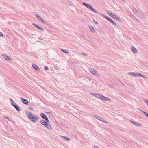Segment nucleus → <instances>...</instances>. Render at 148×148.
I'll return each instance as SVG.
<instances>
[{
	"label": "nucleus",
	"mask_w": 148,
	"mask_h": 148,
	"mask_svg": "<svg viewBox=\"0 0 148 148\" xmlns=\"http://www.w3.org/2000/svg\"><path fill=\"white\" fill-rule=\"evenodd\" d=\"M145 102L148 105V100H146Z\"/></svg>",
	"instance_id": "32"
},
{
	"label": "nucleus",
	"mask_w": 148,
	"mask_h": 148,
	"mask_svg": "<svg viewBox=\"0 0 148 148\" xmlns=\"http://www.w3.org/2000/svg\"><path fill=\"white\" fill-rule=\"evenodd\" d=\"M61 50L63 52L66 53H69V52L66 50V49H61Z\"/></svg>",
	"instance_id": "22"
},
{
	"label": "nucleus",
	"mask_w": 148,
	"mask_h": 148,
	"mask_svg": "<svg viewBox=\"0 0 148 148\" xmlns=\"http://www.w3.org/2000/svg\"><path fill=\"white\" fill-rule=\"evenodd\" d=\"M131 50L134 53H137V49L134 47L133 46L131 47Z\"/></svg>",
	"instance_id": "15"
},
{
	"label": "nucleus",
	"mask_w": 148,
	"mask_h": 148,
	"mask_svg": "<svg viewBox=\"0 0 148 148\" xmlns=\"http://www.w3.org/2000/svg\"><path fill=\"white\" fill-rule=\"evenodd\" d=\"M2 56H3L5 60L8 61H10L11 59L10 57L9 56H7V54H2Z\"/></svg>",
	"instance_id": "9"
},
{
	"label": "nucleus",
	"mask_w": 148,
	"mask_h": 148,
	"mask_svg": "<svg viewBox=\"0 0 148 148\" xmlns=\"http://www.w3.org/2000/svg\"><path fill=\"white\" fill-rule=\"evenodd\" d=\"M82 54L84 55H86L87 54L86 53H82Z\"/></svg>",
	"instance_id": "37"
},
{
	"label": "nucleus",
	"mask_w": 148,
	"mask_h": 148,
	"mask_svg": "<svg viewBox=\"0 0 148 148\" xmlns=\"http://www.w3.org/2000/svg\"><path fill=\"white\" fill-rule=\"evenodd\" d=\"M94 148H99L97 146V145H95L94 146Z\"/></svg>",
	"instance_id": "30"
},
{
	"label": "nucleus",
	"mask_w": 148,
	"mask_h": 148,
	"mask_svg": "<svg viewBox=\"0 0 148 148\" xmlns=\"http://www.w3.org/2000/svg\"><path fill=\"white\" fill-rule=\"evenodd\" d=\"M26 113L27 117L33 122H35L39 119L38 117L34 115L30 112L27 111Z\"/></svg>",
	"instance_id": "1"
},
{
	"label": "nucleus",
	"mask_w": 148,
	"mask_h": 148,
	"mask_svg": "<svg viewBox=\"0 0 148 148\" xmlns=\"http://www.w3.org/2000/svg\"><path fill=\"white\" fill-rule=\"evenodd\" d=\"M10 100H11V101L12 102H13V103H15V102H14V101H13V100H12V99H10Z\"/></svg>",
	"instance_id": "35"
},
{
	"label": "nucleus",
	"mask_w": 148,
	"mask_h": 148,
	"mask_svg": "<svg viewBox=\"0 0 148 148\" xmlns=\"http://www.w3.org/2000/svg\"><path fill=\"white\" fill-rule=\"evenodd\" d=\"M44 68V69H45V70H48L49 69L48 67L47 66H45Z\"/></svg>",
	"instance_id": "27"
},
{
	"label": "nucleus",
	"mask_w": 148,
	"mask_h": 148,
	"mask_svg": "<svg viewBox=\"0 0 148 148\" xmlns=\"http://www.w3.org/2000/svg\"><path fill=\"white\" fill-rule=\"evenodd\" d=\"M21 99L22 100V103L24 104H27L28 103V101L27 99L22 97H21Z\"/></svg>",
	"instance_id": "13"
},
{
	"label": "nucleus",
	"mask_w": 148,
	"mask_h": 148,
	"mask_svg": "<svg viewBox=\"0 0 148 148\" xmlns=\"http://www.w3.org/2000/svg\"><path fill=\"white\" fill-rule=\"evenodd\" d=\"M89 29L93 33L95 32V30L93 27L92 26H91L90 27Z\"/></svg>",
	"instance_id": "21"
},
{
	"label": "nucleus",
	"mask_w": 148,
	"mask_h": 148,
	"mask_svg": "<svg viewBox=\"0 0 148 148\" xmlns=\"http://www.w3.org/2000/svg\"><path fill=\"white\" fill-rule=\"evenodd\" d=\"M60 137H61L63 140H65L66 141H68L70 140V139L68 137H66L65 136H60Z\"/></svg>",
	"instance_id": "18"
},
{
	"label": "nucleus",
	"mask_w": 148,
	"mask_h": 148,
	"mask_svg": "<svg viewBox=\"0 0 148 148\" xmlns=\"http://www.w3.org/2000/svg\"><path fill=\"white\" fill-rule=\"evenodd\" d=\"M32 66L33 68L38 72H40V70L37 65L35 64H32Z\"/></svg>",
	"instance_id": "8"
},
{
	"label": "nucleus",
	"mask_w": 148,
	"mask_h": 148,
	"mask_svg": "<svg viewBox=\"0 0 148 148\" xmlns=\"http://www.w3.org/2000/svg\"><path fill=\"white\" fill-rule=\"evenodd\" d=\"M136 76L143 77H145V75L142 74L140 73H136Z\"/></svg>",
	"instance_id": "20"
},
{
	"label": "nucleus",
	"mask_w": 148,
	"mask_h": 148,
	"mask_svg": "<svg viewBox=\"0 0 148 148\" xmlns=\"http://www.w3.org/2000/svg\"><path fill=\"white\" fill-rule=\"evenodd\" d=\"M46 121H45L44 120H41L40 121L41 124L44 125L49 130H52V127L51 125L47 123Z\"/></svg>",
	"instance_id": "2"
},
{
	"label": "nucleus",
	"mask_w": 148,
	"mask_h": 148,
	"mask_svg": "<svg viewBox=\"0 0 148 148\" xmlns=\"http://www.w3.org/2000/svg\"><path fill=\"white\" fill-rule=\"evenodd\" d=\"M0 36H3V34L0 32Z\"/></svg>",
	"instance_id": "31"
},
{
	"label": "nucleus",
	"mask_w": 148,
	"mask_h": 148,
	"mask_svg": "<svg viewBox=\"0 0 148 148\" xmlns=\"http://www.w3.org/2000/svg\"><path fill=\"white\" fill-rule=\"evenodd\" d=\"M102 119V120H101V121H102L103 122H104V123H108V121H107L106 120H104L103 119Z\"/></svg>",
	"instance_id": "26"
},
{
	"label": "nucleus",
	"mask_w": 148,
	"mask_h": 148,
	"mask_svg": "<svg viewBox=\"0 0 148 148\" xmlns=\"http://www.w3.org/2000/svg\"><path fill=\"white\" fill-rule=\"evenodd\" d=\"M140 111L141 113L142 114H144L147 117H148V113H147L146 112L142 110H140Z\"/></svg>",
	"instance_id": "17"
},
{
	"label": "nucleus",
	"mask_w": 148,
	"mask_h": 148,
	"mask_svg": "<svg viewBox=\"0 0 148 148\" xmlns=\"http://www.w3.org/2000/svg\"><path fill=\"white\" fill-rule=\"evenodd\" d=\"M38 38L39 39H40V40H42V38L41 37H38Z\"/></svg>",
	"instance_id": "34"
},
{
	"label": "nucleus",
	"mask_w": 148,
	"mask_h": 148,
	"mask_svg": "<svg viewBox=\"0 0 148 148\" xmlns=\"http://www.w3.org/2000/svg\"><path fill=\"white\" fill-rule=\"evenodd\" d=\"M5 118H6V119H8V120L9 121H10V120L9 119L8 117H5Z\"/></svg>",
	"instance_id": "36"
},
{
	"label": "nucleus",
	"mask_w": 148,
	"mask_h": 148,
	"mask_svg": "<svg viewBox=\"0 0 148 148\" xmlns=\"http://www.w3.org/2000/svg\"><path fill=\"white\" fill-rule=\"evenodd\" d=\"M130 122L133 124L135 125L136 126L138 127L140 126L141 125V124L140 123H136L134 121H131Z\"/></svg>",
	"instance_id": "14"
},
{
	"label": "nucleus",
	"mask_w": 148,
	"mask_h": 148,
	"mask_svg": "<svg viewBox=\"0 0 148 148\" xmlns=\"http://www.w3.org/2000/svg\"><path fill=\"white\" fill-rule=\"evenodd\" d=\"M129 75H131L133 77H135L136 76V73H134V72H129L128 73Z\"/></svg>",
	"instance_id": "16"
},
{
	"label": "nucleus",
	"mask_w": 148,
	"mask_h": 148,
	"mask_svg": "<svg viewBox=\"0 0 148 148\" xmlns=\"http://www.w3.org/2000/svg\"><path fill=\"white\" fill-rule=\"evenodd\" d=\"M29 110H34V108L32 107H29Z\"/></svg>",
	"instance_id": "28"
},
{
	"label": "nucleus",
	"mask_w": 148,
	"mask_h": 148,
	"mask_svg": "<svg viewBox=\"0 0 148 148\" xmlns=\"http://www.w3.org/2000/svg\"><path fill=\"white\" fill-rule=\"evenodd\" d=\"M11 105L13 106L15 108H16V106L17 105L16 103H12Z\"/></svg>",
	"instance_id": "25"
},
{
	"label": "nucleus",
	"mask_w": 148,
	"mask_h": 148,
	"mask_svg": "<svg viewBox=\"0 0 148 148\" xmlns=\"http://www.w3.org/2000/svg\"><path fill=\"white\" fill-rule=\"evenodd\" d=\"M95 117H96L98 120H99L101 121L102 119H103V118H101V117H100V116H99L97 115H95Z\"/></svg>",
	"instance_id": "24"
},
{
	"label": "nucleus",
	"mask_w": 148,
	"mask_h": 148,
	"mask_svg": "<svg viewBox=\"0 0 148 148\" xmlns=\"http://www.w3.org/2000/svg\"><path fill=\"white\" fill-rule=\"evenodd\" d=\"M102 16L103 17H104L109 22H110L111 23H112L113 25L116 26V25L115 22L111 18H110L108 16H106L105 15L103 14Z\"/></svg>",
	"instance_id": "5"
},
{
	"label": "nucleus",
	"mask_w": 148,
	"mask_h": 148,
	"mask_svg": "<svg viewBox=\"0 0 148 148\" xmlns=\"http://www.w3.org/2000/svg\"><path fill=\"white\" fill-rule=\"evenodd\" d=\"M91 93V94L92 95H93V96H94V94H95L94 93Z\"/></svg>",
	"instance_id": "38"
},
{
	"label": "nucleus",
	"mask_w": 148,
	"mask_h": 148,
	"mask_svg": "<svg viewBox=\"0 0 148 148\" xmlns=\"http://www.w3.org/2000/svg\"><path fill=\"white\" fill-rule=\"evenodd\" d=\"M94 96L98 98H100V99L101 95L99 94L96 93L94 94Z\"/></svg>",
	"instance_id": "19"
},
{
	"label": "nucleus",
	"mask_w": 148,
	"mask_h": 148,
	"mask_svg": "<svg viewBox=\"0 0 148 148\" xmlns=\"http://www.w3.org/2000/svg\"><path fill=\"white\" fill-rule=\"evenodd\" d=\"M33 25H34L36 27L38 28L40 30H41L42 31H44V30L43 28L41 27H40L38 25L35 23H33Z\"/></svg>",
	"instance_id": "11"
},
{
	"label": "nucleus",
	"mask_w": 148,
	"mask_h": 148,
	"mask_svg": "<svg viewBox=\"0 0 148 148\" xmlns=\"http://www.w3.org/2000/svg\"><path fill=\"white\" fill-rule=\"evenodd\" d=\"M17 111H21V109L20 108V107L18 105H17L16 106V108H15Z\"/></svg>",
	"instance_id": "23"
},
{
	"label": "nucleus",
	"mask_w": 148,
	"mask_h": 148,
	"mask_svg": "<svg viewBox=\"0 0 148 148\" xmlns=\"http://www.w3.org/2000/svg\"><path fill=\"white\" fill-rule=\"evenodd\" d=\"M143 78H145V79H146L147 80L148 79V77H146L145 76V77H143Z\"/></svg>",
	"instance_id": "33"
},
{
	"label": "nucleus",
	"mask_w": 148,
	"mask_h": 148,
	"mask_svg": "<svg viewBox=\"0 0 148 148\" xmlns=\"http://www.w3.org/2000/svg\"><path fill=\"white\" fill-rule=\"evenodd\" d=\"M83 5L86 7L87 8L90 10H91L93 11V12L95 13H97V11L95 10L93 8V7L91 5H90L86 3H82Z\"/></svg>",
	"instance_id": "3"
},
{
	"label": "nucleus",
	"mask_w": 148,
	"mask_h": 148,
	"mask_svg": "<svg viewBox=\"0 0 148 148\" xmlns=\"http://www.w3.org/2000/svg\"><path fill=\"white\" fill-rule=\"evenodd\" d=\"M100 99L101 100H103L106 101H109L110 100L108 98L106 97H105L103 95H102Z\"/></svg>",
	"instance_id": "10"
},
{
	"label": "nucleus",
	"mask_w": 148,
	"mask_h": 148,
	"mask_svg": "<svg viewBox=\"0 0 148 148\" xmlns=\"http://www.w3.org/2000/svg\"><path fill=\"white\" fill-rule=\"evenodd\" d=\"M36 18H37L42 23L45 22L42 19V18L38 14H36Z\"/></svg>",
	"instance_id": "12"
},
{
	"label": "nucleus",
	"mask_w": 148,
	"mask_h": 148,
	"mask_svg": "<svg viewBox=\"0 0 148 148\" xmlns=\"http://www.w3.org/2000/svg\"><path fill=\"white\" fill-rule=\"evenodd\" d=\"M41 116L44 119H45V121L47 122V123H49V120L46 116L45 114L44 113H41L40 114Z\"/></svg>",
	"instance_id": "7"
},
{
	"label": "nucleus",
	"mask_w": 148,
	"mask_h": 148,
	"mask_svg": "<svg viewBox=\"0 0 148 148\" xmlns=\"http://www.w3.org/2000/svg\"><path fill=\"white\" fill-rule=\"evenodd\" d=\"M90 70L91 72L93 75H96L97 76H99V74L95 69L92 68H91Z\"/></svg>",
	"instance_id": "6"
},
{
	"label": "nucleus",
	"mask_w": 148,
	"mask_h": 148,
	"mask_svg": "<svg viewBox=\"0 0 148 148\" xmlns=\"http://www.w3.org/2000/svg\"><path fill=\"white\" fill-rule=\"evenodd\" d=\"M107 12L108 14L113 18L116 19L119 21H121V19L116 15L113 14L109 10H107Z\"/></svg>",
	"instance_id": "4"
},
{
	"label": "nucleus",
	"mask_w": 148,
	"mask_h": 148,
	"mask_svg": "<svg viewBox=\"0 0 148 148\" xmlns=\"http://www.w3.org/2000/svg\"><path fill=\"white\" fill-rule=\"evenodd\" d=\"M93 22L96 24H98V22L93 19Z\"/></svg>",
	"instance_id": "29"
}]
</instances>
